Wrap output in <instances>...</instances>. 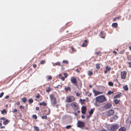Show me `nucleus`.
Instances as JSON below:
<instances>
[{"instance_id": "nucleus-1", "label": "nucleus", "mask_w": 131, "mask_h": 131, "mask_svg": "<svg viewBox=\"0 0 131 131\" xmlns=\"http://www.w3.org/2000/svg\"><path fill=\"white\" fill-rule=\"evenodd\" d=\"M95 100L97 102L99 103H102L104 102L107 100L105 97L103 95L96 97Z\"/></svg>"}, {"instance_id": "nucleus-2", "label": "nucleus", "mask_w": 131, "mask_h": 131, "mask_svg": "<svg viewBox=\"0 0 131 131\" xmlns=\"http://www.w3.org/2000/svg\"><path fill=\"white\" fill-rule=\"evenodd\" d=\"M50 101L51 105L53 106H55L57 103L56 98L53 94H51L50 95Z\"/></svg>"}, {"instance_id": "nucleus-3", "label": "nucleus", "mask_w": 131, "mask_h": 131, "mask_svg": "<svg viewBox=\"0 0 131 131\" xmlns=\"http://www.w3.org/2000/svg\"><path fill=\"white\" fill-rule=\"evenodd\" d=\"M70 105L75 111L77 110L79 108L78 104L76 102H74L71 103Z\"/></svg>"}, {"instance_id": "nucleus-4", "label": "nucleus", "mask_w": 131, "mask_h": 131, "mask_svg": "<svg viewBox=\"0 0 131 131\" xmlns=\"http://www.w3.org/2000/svg\"><path fill=\"white\" fill-rule=\"evenodd\" d=\"M74 97L72 95H69L67 97L66 101L68 102L69 103L72 102L75 100Z\"/></svg>"}, {"instance_id": "nucleus-5", "label": "nucleus", "mask_w": 131, "mask_h": 131, "mask_svg": "<svg viewBox=\"0 0 131 131\" xmlns=\"http://www.w3.org/2000/svg\"><path fill=\"white\" fill-rule=\"evenodd\" d=\"M85 123L80 121H78L77 123V127L82 128L84 127Z\"/></svg>"}, {"instance_id": "nucleus-6", "label": "nucleus", "mask_w": 131, "mask_h": 131, "mask_svg": "<svg viewBox=\"0 0 131 131\" xmlns=\"http://www.w3.org/2000/svg\"><path fill=\"white\" fill-rule=\"evenodd\" d=\"M118 124L112 125L110 129H108V130L114 131L116 130L119 127Z\"/></svg>"}, {"instance_id": "nucleus-7", "label": "nucleus", "mask_w": 131, "mask_h": 131, "mask_svg": "<svg viewBox=\"0 0 131 131\" xmlns=\"http://www.w3.org/2000/svg\"><path fill=\"white\" fill-rule=\"evenodd\" d=\"M71 81L72 84H74L76 86H77L78 85V82L75 78L74 77H71Z\"/></svg>"}, {"instance_id": "nucleus-8", "label": "nucleus", "mask_w": 131, "mask_h": 131, "mask_svg": "<svg viewBox=\"0 0 131 131\" xmlns=\"http://www.w3.org/2000/svg\"><path fill=\"white\" fill-rule=\"evenodd\" d=\"M112 106V104L110 103H107L104 105L103 107V108L105 109H107L109 108Z\"/></svg>"}, {"instance_id": "nucleus-9", "label": "nucleus", "mask_w": 131, "mask_h": 131, "mask_svg": "<svg viewBox=\"0 0 131 131\" xmlns=\"http://www.w3.org/2000/svg\"><path fill=\"white\" fill-rule=\"evenodd\" d=\"M114 113V111L112 110H108L107 111V116H110L112 115Z\"/></svg>"}, {"instance_id": "nucleus-10", "label": "nucleus", "mask_w": 131, "mask_h": 131, "mask_svg": "<svg viewBox=\"0 0 131 131\" xmlns=\"http://www.w3.org/2000/svg\"><path fill=\"white\" fill-rule=\"evenodd\" d=\"M126 75V72L125 71L121 72V78L122 79H125Z\"/></svg>"}, {"instance_id": "nucleus-11", "label": "nucleus", "mask_w": 131, "mask_h": 131, "mask_svg": "<svg viewBox=\"0 0 131 131\" xmlns=\"http://www.w3.org/2000/svg\"><path fill=\"white\" fill-rule=\"evenodd\" d=\"M93 92L94 94V96H96L98 95H99L100 94H102L103 93V92H100L98 91H97L96 90H93Z\"/></svg>"}, {"instance_id": "nucleus-12", "label": "nucleus", "mask_w": 131, "mask_h": 131, "mask_svg": "<svg viewBox=\"0 0 131 131\" xmlns=\"http://www.w3.org/2000/svg\"><path fill=\"white\" fill-rule=\"evenodd\" d=\"M86 107L85 106H83L81 108V111L82 113L85 114L86 112Z\"/></svg>"}, {"instance_id": "nucleus-13", "label": "nucleus", "mask_w": 131, "mask_h": 131, "mask_svg": "<svg viewBox=\"0 0 131 131\" xmlns=\"http://www.w3.org/2000/svg\"><path fill=\"white\" fill-rule=\"evenodd\" d=\"M100 37L102 38H104L105 36V34L104 33V31H101L100 33Z\"/></svg>"}, {"instance_id": "nucleus-14", "label": "nucleus", "mask_w": 131, "mask_h": 131, "mask_svg": "<svg viewBox=\"0 0 131 131\" xmlns=\"http://www.w3.org/2000/svg\"><path fill=\"white\" fill-rule=\"evenodd\" d=\"M47 111L48 112L46 114V115H49L50 113V109L49 108H47V109L45 110V112H46Z\"/></svg>"}, {"instance_id": "nucleus-15", "label": "nucleus", "mask_w": 131, "mask_h": 131, "mask_svg": "<svg viewBox=\"0 0 131 131\" xmlns=\"http://www.w3.org/2000/svg\"><path fill=\"white\" fill-rule=\"evenodd\" d=\"M121 94H122L121 93L117 94L114 95V96L113 98H117L120 97H121V96H122Z\"/></svg>"}, {"instance_id": "nucleus-16", "label": "nucleus", "mask_w": 131, "mask_h": 131, "mask_svg": "<svg viewBox=\"0 0 131 131\" xmlns=\"http://www.w3.org/2000/svg\"><path fill=\"white\" fill-rule=\"evenodd\" d=\"M84 43H83L82 45V47H85L88 44V41L86 40H84Z\"/></svg>"}, {"instance_id": "nucleus-17", "label": "nucleus", "mask_w": 131, "mask_h": 131, "mask_svg": "<svg viewBox=\"0 0 131 131\" xmlns=\"http://www.w3.org/2000/svg\"><path fill=\"white\" fill-rule=\"evenodd\" d=\"M126 129L124 127H122L118 129V131H125Z\"/></svg>"}, {"instance_id": "nucleus-18", "label": "nucleus", "mask_w": 131, "mask_h": 131, "mask_svg": "<svg viewBox=\"0 0 131 131\" xmlns=\"http://www.w3.org/2000/svg\"><path fill=\"white\" fill-rule=\"evenodd\" d=\"M65 91L67 92L68 91H71V88L69 86L65 87L64 89Z\"/></svg>"}, {"instance_id": "nucleus-19", "label": "nucleus", "mask_w": 131, "mask_h": 131, "mask_svg": "<svg viewBox=\"0 0 131 131\" xmlns=\"http://www.w3.org/2000/svg\"><path fill=\"white\" fill-rule=\"evenodd\" d=\"M9 122V120H8V119H7V120H6L5 121H4L3 122V124L5 125H6Z\"/></svg>"}, {"instance_id": "nucleus-20", "label": "nucleus", "mask_w": 131, "mask_h": 131, "mask_svg": "<svg viewBox=\"0 0 131 131\" xmlns=\"http://www.w3.org/2000/svg\"><path fill=\"white\" fill-rule=\"evenodd\" d=\"M34 128L35 131H39V128L36 126H34Z\"/></svg>"}, {"instance_id": "nucleus-21", "label": "nucleus", "mask_w": 131, "mask_h": 131, "mask_svg": "<svg viewBox=\"0 0 131 131\" xmlns=\"http://www.w3.org/2000/svg\"><path fill=\"white\" fill-rule=\"evenodd\" d=\"M112 26L113 27L116 28L117 27L118 24L116 23H114L112 24Z\"/></svg>"}, {"instance_id": "nucleus-22", "label": "nucleus", "mask_w": 131, "mask_h": 131, "mask_svg": "<svg viewBox=\"0 0 131 131\" xmlns=\"http://www.w3.org/2000/svg\"><path fill=\"white\" fill-rule=\"evenodd\" d=\"M94 110L95 108H93L91 109L89 112L90 115H92L93 114V112L94 111Z\"/></svg>"}, {"instance_id": "nucleus-23", "label": "nucleus", "mask_w": 131, "mask_h": 131, "mask_svg": "<svg viewBox=\"0 0 131 131\" xmlns=\"http://www.w3.org/2000/svg\"><path fill=\"white\" fill-rule=\"evenodd\" d=\"M86 101V100L85 99L82 100L81 99H80L79 100V101L81 102L82 104H84Z\"/></svg>"}, {"instance_id": "nucleus-24", "label": "nucleus", "mask_w": 131, "mask_h": 131, "mask_svg": "<svg viewBox=\"0 0 131 131\" xmlns=\"http://www.w3.org/2000/svg\"><path fill=\"white\" fill-rule=\"evenodd\" d=\"M47 104V103L44 101L42 102V103H40L39 104L40 105H43L44 106H46Z\"/></svg>"}, {"instance_id": "nucleus-25", "label": "nucleus", "mask_w": 131, "mask_h": 131, "mask_svg": "<svg viewBox=\"0 0 131 131\" xmlns=\"http://www.w3.org/2000/svg\"><path fill=\"white\" fill-rule=\"evenodd\" d=\"M123 88L124 90L126 91H127L128 89V88L127 85L124 86Z\"/></svg>"}, {"instance_id": "nucleus-26", "label": "nucleus", "mask_w": 131, "mask_h": 131, "mask_svg": "<svg viewBox=\"0 0 131 131\" xmlns=\"http://www.w3.org/2000/svg\"><path fill=\"white\" fill-rule=\"evenodd\" d=\"M121 17L120 16H119L116 17L114 18L113 20V21H116L117 19H120Z\"/></svg>"}, {"instance_id": "nucleus-27", "label": "nucleus", "mask_w": 131, "mask_h": 131, "mask_svg": "<svg viewBox=\"0 0 131 131\" xmlns=\"http://www.w3.org/2000/svg\"><path fill=\"white\" fill-rule=\"evenodd\" d=\"M22 101L24 103H25L27 101V99L26 97H23L22 98Z\"/></svg>"}, {"instance_id": "nucleus-28", "label": "nucleus", "mask_w": 131, "mask_h": 131, "mask_svg": "<svg viewBox=\"0 0 131 131\" xmlns=\"http://www.w3.org/2000/svg\"><path fill=\"white\" fill-rule=\"evenodd\" d=\"M120 100H118L117 99H115L114 100V102L115 104H118L120 102Z\"/></svg>"}, {"instance_id": "nucleus-29", "label": "nucleus", "mask_w": 131, "mask_h": 131, "mask_svg": "<svg viewBox=\"0 0 131 131\" xmlns=\"http://www.w3.org/2000/svg\"><path fill=\"white\" fill-rule=\"evenodd\" d=\"M95 53L97 56H101V52L99 51L98 52H96Z\"/></svg>"}, {"instance_id": "nucleus-30", "label": "nucleus", "mask_w": 131, "mask_h": 131, "mask_svg": "<svg viewBox=\"0 0 131 131\" xmlns=\"http://www.w3.org/2000/svg\"><path fill=\"white\" fill-rule=\"evenodd\" d=\"M93 73L92 72L90 71H88V74L90 76L93 74Z\"/></svg>"}, {"instance_id": "nucleus-31", "label": "nucleus", "mask_w": 131, "mask_h": 131, "mask_svg": "<svg viewBox=\"0 0 131 131\" xmlns=\"http://www.w3.org/2000/svg\"><path fill=\"white\" fill-rule=\"evenodd\" d=\"M51 88H50L49 87L47 88V89L46 90V91L47 92H49L51 91Z\"/></svg>"}, {"instance_id": "nucleus-32", "label": "nucleus", "mask_w": 131, "mask_h": 131, "mask_svg": "<svg viewBox=\"0 0 131 131\" xmlns=\"http://www.w3.org/2000/svg\"><path fill=\"white\" fill-rule=\"evenodd\" d=\"M33 102V99H29L28 100V102L29 104H31Z\"/></svg>"}, {"instance_id": "nucleus-33", "label": "nucleus", "mask_w": 131, "mask_h": 131, "mask_svg": "<svg viewBox=\"0 0 131 131\" xmlns=\"http://www.w3.org/2000/svg\"><path fill=\"white\" fill-rule=\"evenodd\" d=\"M1 113L2 114H4V113H6L7 112L5 109H4L3 110L1 111Z\"/></svg>"}, {"instance_id": "nucleus-34", "label": "nucleus", "mask_w": 131, "mask_h": 131, "mask_svg": "<svg viewBox=\"0 0 131 131\" xmlns=\"http://www.w3.org/2000/svg\"><path fill=\"white\" fill-rule=\"evenodd\" d=\"M108 85L111 86H113L114 85L113 83L111 82H110L108 83Z\"/></svg>"}, {"instance_id": "nucleus-35", "label": "nucleus", "mask_w": 131, "mask_h": 131, "mask_svg": "<svg viewBox=\"0 0 131 131\" xmlns=\"http://www.w3.org/2000/svg\"><path fill=\"white\" fill-rule=\"evenodd\" d=\"M114 93L113 91H109L107 93V94L109 95H110L113 94Z\"/></svg>"}, {"instance_id": "nucleus-36", "label": "nucleus", "mask_w": 131, "mask_h": 131, "mask_svg": "<svg viewBox=\"0 0 131 131\" xmlns=\"http://www.w3.org/2000/svg\"><path fill=\"white\" fill-rule=\"evenodd\" d=\"M96 68L97 69H100V64H99L97 63L96 64Z\"/></svg>"}, {"instance_id": "nucleus-37", "label": "nucleus", "mask_w": 131, "mask_h": 131, "mask_svg": "<svg viewBox=\"0 0 131 131\" xmlns=\"http://www.w3.org/2000/svg\"><path fill=\"white\" fill-rule=\"evenodd\" d=\"M62 63H63L68 64V61L67 60H63L62 61Z\"/></svg>"}, {"instance_id": "nucleus-38", "label": "nucleus", "mask_w": 131, "mask_h": 131, "mask_svg": "<svg viewBox=\"0 0 131 131\" xmlns=\"http://www.w3.org/2000/svg\"><path fill=\"white\" fill-rule=\"evenodd\" d=\"M32 117L33 118L36 119L37 118V116L36 115H33L32 116Z\"/></svg>"}, {"instance_id": "nucleus-39", "label": "nucleus", "mask_w": 131, "mask_h": 131, "mask_svg": "<svg viewBox=\"0 0 131 131\" xmlns=\"http://www.w3.org/2000/svg\"><path fill=\"white\" fill-rule=\"evenodd\" d=\"M46 61L45 60H42L40 62V64H43L45 63Z\"/></svg>"}, {"instance_id": "nucleus-40", "label": "nucleus", "mask_w": 131, "mask_h": 131, "mask_svg": "<svg viewBox=\"0 0 131 131\" xmlns=\"http://www.w3.org/2000/svg\"><path fill=\"white\" fill-rule=\"evenodd\" d=\"M71 49L72 50V51L73 52H75L76 51V50H75L74 48L73 47V46H71Z\"/></svg>"}, {"instance_id": "nucleus-41", "label": "nucleus", "mask_w": 131, "mask_h": 131, "mask_svg": "<svg viewBox=\"0 0 131 131\" xmlns=\"http://www.w3.org/2000/svg\"><path fill=\"white\" fill-rule=\"evenodd\" d=\"M41 118L43 119H46L47 118V116L46 115L44 116H41Z\"/></svg>"}, {"instance_id": "nucleus-42", "label": "nucleus", "mask_w": 131, "mask_h": 131, "mask_svg": "<svg viewBox=\"0 0 131 131\" xmlns=\"http://www.w3.org/2000/svg\"><path fill=\"white\" fill-rule=\"evenodd\" d=\"M106 69L107 71H110L111 70V68L109 67L108 66H107L106 67Z\"/></svg>"}, {"instance_id": "nucleus-43", "label": "nucleus", "mask_w": 131, "mask_h": 131, "mask_svg": "<svg viewBox=\"0 0 131 131\" xmlns=\"http://www.w3.org/2000/svg\"><path fill=\"white\" fill-rule=\"evenodd\" d=\"M127 59L129 60H131V56L130 55H128L127 57Z\"/></svg>"}, {"instance_id": "nucleus-44", "label": "nucleus", "mask_w": 131, "mask_h": 131, "mask_svg": "<svg viewBox=\"0 0 131 131\" xmlns=\"http://www.w3.org/2000/svg\"><path fill=\"white\" fill-rule=\"evenodd\" d=\"M71 127V125H69L67 126H66V129H68L69 128H70Z\"/></svg>"}, {"instance_id": "nucleus-45", "label": "nucleus", "mask_w": 131, "mask_h": 131, "mask_svg": "<svg viewBox=\"0 0 131 131\" xmlns=\"http://www.w3.org/2000/svg\"><path fill=\"white\" fill-rule=\"evenodd\" d=\"M55 64L56 65L58 66H61L60 62H57L55 63Z\"/></svg>"}, {"instance_id": "nucleus-46", "label": "nucleus", "mask_w": 131, "mask_h": 131, "mask_svg": "<svg viewBox=\"0 0 131 131\" xmlns=\"http://www.w3.org/2000/svg\"><path fill=\"white\" fill-rule=\"evenodd\" d=\"M75 93H76V96H79L80 95V94L78 92L76 93V92H75Z\"/></svg>"}, {"instance_id": "nucleus-47", "label": "nucleus", "mask_w": 131, "mask_h": 131, "mask_svg": "<svg viewBox=\"0 0 131 131\" xmlns=\"http://www.w3.org/2000/svg\"><path fill=\"white\" fill-rule=\"evenodd\" d=\"M40 95L39 94H38L36 96V98L38 99L40 97Z\"/></svg>"}, {"instance_id": "nucleus-48", "label": "nucleus", "mask_w": 131, "mask_h": 131, "mask_svg": "<svg viewBox=\"0 0 131 131\" xmlns=\"http://www.w3.org/2000/svg\"><path fill=\"white\" fill-rule=\"evenodd\" d=\"M4 94L3 92H2L0 94V97H1L3 96Z\"/></svg>"}, {"instance_id": "nucleus-49", "label": "nucleus", "mask_w": 131, "mask_h": 131, "mask_svg": "<svg viewBox=\"0 0 131 131\" xmlns=\"http://www.w3.org/2000/svg\"><path fill=\"white\" fill-rule=\"evenodd\" d=\"M18 111L17 109H14L13 111V113H16Z\"/></svg>"}, {"instance_id": "nucleus-50", "label": "nucleus", "mask_w": 131, "mask_h": 131, "mask_svg": "<svg viewBox=\"0 0 131 131\" xmlns=\"http://www.w3.org/2000/svg\"><path fill=\"white\" fill-rule=\"evenodd\" d=\"M0 120H6V119L4 117H1L0 119Z\"/></svg>"}, {"instance_id": "nucleus-51", "label": "nucleus", "mask_w": 131, "mask_h": 131, "mask_svg": "<svg viewBox=\"0 0 131 131\" xmlns=\"http://www.w3.org/2000/svg\"><path fill=\"white\" fill-rule=\"evenodd\" d=\"M128 64L129 65V67L131 68V62H129L128 63Z\"/></svg>"}, {"instance_id": "nucleus-52", "label": "nucleus", "mask_w": 131, "mask_h": 131, "mask_svg": "<svg viewBox=\"0 0 131 131\" xmlns=\"http://www.w3.org/2000/svg\"><path fill=\"white\" fill-rule=\"evenodd\" d=\"M98 102H97L96 101V102H95L94 103V105L95 106H98L99 105H98V104H97V103Z\"/></svg>"}, {"instance_id": "nucleus-53", "label": "nucleus", "mask_w": 131, "mask_h": 131, "mask_svg": "<svg viewBox=\"0 0 131 131\" xmlns=\"http://www.w3.org/2000/svg\"><path fill=\"white\" fill-rule=\"evenodd\" d=\"M24 106H22L21 105H20V106H19V108H21V109H24Z\"/></svg>"}, {"instance_id": "nucleus-54", "label": "nucleus", "mask_w": 131, "mask_h": 131, "mask_svg": "<svg viewBox=\"0 0 131 131\" xmlns=\"http://www.w3.org/2000/svg\"><path fill=\"white\" fill-rule=\"evenodd\" d=\"M114 81L115 82H117V83H118V84L119 83V82H118V80L117 79H115V80H114Z\"/></svg>"}, {"instance_id": "nucleus-55", "label": "nucleus", "mask_w": 131, "mask_h": 131, "mask_svg": "<svg viewBox=\"0 0 131 131\" xmlns=\"http://www.w3.org/2000/svg\"><path fill=\"white\" fill-rule=\"evenodd\" d=\"M37 65L36 64H34L33 65V67L34 68H35L37 67Z\"/></svg>"}, {"instance_id": "nucleus-56", "label": "nucleus", "mask_w": 131, "mask_h": 131, "mask_svg": "<svg viewBox=\"0 0 131 131\" xmlns=\"http://www.w3.org/2000/svg\"><path fill=\"white\" fill-rule=\"evenodd\" d=\"M64 78H66L67 77V74H66V73H64Z\"/></svg>"}, {"instance_id": "nucleus-57", "label": "nucleus", "mask_w": 131, "mask_h": 131, "mask_svg": "<svg viewBox=\"0 0 131 131\" xmlns=\"http://www.w3.org/2000/svg\"><path fill=\"white\" fill-rule=\"evenodd\" d=\"M16 104L18 105H19L20 104V103L19 101H18L17 102Z\"/></svg>"}, {"instance_id": "nucleus-58", "label": "nucleus", "mask_w": 131, "mask_h": 131, "mask_svg": "<svg viewBox=\"0 0 131 131\" xmlns=\"http://www.w3.org/2000/svg\"><path fill=\"white\" fill-rule=\"evenodd\" d=\"M52 79V77L51 76H50L49 77H48V80H51Z\"/></svg>"}, {"instance_id": "nucleus-59", "label": "nucleus", "mask_w": 131, "mask_h": 131, "mask_svg": "<svg viewBox=\"0 0 131 131\" xmlns=\"http://www.w3.org/2000/svg\"><path fill=\"white\" fill-rule=\"evenodd\" d=\"M61 79L63 81H64L65 80V78L63 77H62L61 78Z\"/></svg>"}, {"instance_id": "nucleus-60", "label": "nucleus", "mask_w": 131, "mask_h": 131, "mask_svg": "<svg viewBox=\"0 0 131 131\" xmlns=\"http://www.w3.org/2000/svg\"><path fill=\"white\" fill-rule=\"evenodd\" d=\"M60 86V88H61V87H62V86L61 85H58V86H57L56 87H55V88H58V86Z\"/></svg>"}, {"instance_id": "nucleus-61", "label": "nucleus", "mask_w": 131, "mask_h": 131, "mask_svg": "<svg viewBox=\"0 0 131 131\" xmlns=\"http://www.w3.org/2000/svg\"><path fill=\"white\" fill-rule=\"evenodd\" d=\"M36 109L37 111H38L39 109V108L38 107H36Z\"/></svg>"}, {"instance_id": "nucleus-62", "label": "nucleus", "mask_w": 131, "mask_h": 131, "mask_svg": "<svg viewBox=\"0 0 131 131\" xmlns=\"http://www.w3.org/2000/svg\"><path fill=\"white\" fill-rule=\"evenodd\" d=\"M9 97V96L8 95H6L5 97V99H7Z\"/></svg>"}, {"instance_id": "nucleus-63", "label": "nucleus", "mask_w": 131, "mask_h": 131, "mask_svg": "<svg viewBox=\"0 0 131 131\" xmlns=\"http://www.w3.org/2000/svg\"><path fill=\"white\" fill-rule=\"evenodd\" d=\"M76 71L78 73H80V71L78 70V69H77L76 70Z\"/></svg>"}, {"instance_id": "nucleus-64", "label": "nucleus", "mask_w": 131, "mask_h": 131, "mask_svg": "<svg viewBox=\"0 0 131 131\" xmlns=\"http://www.w3.org/2000/svg\"><path fill=\"white\" fill-rule=\"evenodd\" d=\"M101 131H107V130H106L105 129H103L101 130Z\"/></svg>"}]
</instances>
